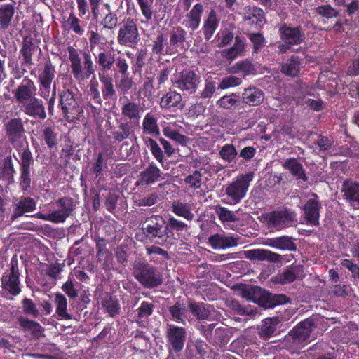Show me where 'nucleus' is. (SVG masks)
I'll list each match as a JSON object with an SVG mask.
<instances>
[{
	"instance_id": "obj_1",
	"label": "nucleus",
	"mask_w": 359,
	"mask_h": 359,
	"mask_svg": "<svg viewBox=\"0 0 359 359\" xmlns=\"http://www.w3.org/2000/svg\"><path fill=\"white\" fill-rule=\"evenodd\" d=\"M55 203L59 207L57 210L48 214L38 212L34 216L55 224L63 223L69 217L73 215L76 207V202L73 198L67 196L60 198L55 201Z\"/></svg>"
},
{
	"instance_id": "obj_2",
	"label": "nucleus",
	"mask_w": 359,
	"mask_h": 359,
	"mask_svg": "<svg viewBox=\"0 0 359 359\" xmlns=\"http://www.w3.org/2000/svg\"><path fill=\"white\" fill-rule=\"evenodd\" d=\"M296 212L287 208L274 210L261 216V221L272 230L280 231L290 226L296 221Z\"/></svg>"
},
{
	"instance_id": "obj_3",
	"label": "nucleus",
	"mask_w": 359,
	"mask_h": 359,
	"mask_svg": "<svg viewBox=\"0 0 359 359\" xmlns=\"http://www.w3.org/2000/svg\"><path fill=\"white\" fill-rule=\"evenodd\" d=\"M134 277L146 288H153L163 283L162 275L154 266L147 262H137L133 266Z\"/></svg>"
},
{
	"instance_id": "obj_4",
	"label": "nucleus",
	"mask_w": 359,
	"mask_h": 359,
	"mask_svg": "<svg viewBox=\"0 0 359 359\" xmlns=\"http://www.w3.org/2000/svg\"><path fill=\"white\" fill-rule=\"evenodd\" d=\"M315 325L313 318H307L300 322L285 337L284 341L291 348L299 347L310 337Z\"/></svg>"
},
{
	"instance_id": "obj_5",
	"label": "nucleus",
	"mask_w": 359,
	"mask_h": 359,
	"mask_svg": "<svg viewBox=\"0 0 359 359\" xmlns=\"http://www.w3.org/2000/svg\"><path fill=\"white\" fill-rule=\"evenodd\" d=\"M172 82L180 90L189 94H194L196 92L201 83V77L192 70L184 69L174 75Z\"/></svg>"
},
{
	"instance_id": "obj_6",
	"label": "nucleus",
	"mask_w": 359,
	"mask_h": 359,
	"mask_svg": "<svg viewBox=\"0 0 359 359\" xmlns=\"http://www.w3.org/2000/svg\"><path fill=\"white\" fill-rule=\"evenodd\" d=\"M254 177L252 172H248L238 176L236 180L229 184L226 188V194L232 201L237 203L243 198L248 190L250 182Z\"/></svg>"
},
{
	"instance_id": "obj_7",
	"label": "nucleus",
	"mask_w": 359,
	"mask_h": 359,
	"mask_svg": "<svg viewBox=\"0 0 359 359\" xmlns=\"http://www.w3.org/2000/svg\"><path fill=\"white\" fill-rule=\"evenodd\" d=\"M140 40V34L136 23L130 18L121 23L117 37L118 43L124 46H135Z\"/></svg>"
},
{
	"instance_id": "obj_8",
	"label": "nucleus",
	"mask_w": 359,
	"mask_h": 359,
	"mask_svg": "<svg viewBox=\"0 0 359 359\" xmlns=\"http://www.w3.org/2000/svg\"><path fill=\"white\" fill-rule=\"evenodd\" d=\"M36 208V202L31 197L22 196L14 198L11 205V221L14 222L22 216L29 217V214L34 212Z\"/></svg>"
},
{
	"instance_id": "obj_9",
	"label": "nucleus",
	"mask_w": 359,
	"mask_h": 359,
	"mask_svg": "<svg viewBox=\"0 0 359 359\" xmlns=\"http://www.w3.org/2000/svg\"><path fill=\"white\" fill-rule=\"evenodd\" d=\"M142 230L149 238H163L167 233L168 226H165V222L161 217L152 215L143 222Z\"/></svg>"
},
{
	"instance_id": "obj_10",
	"label": "nucleus",
	"mask_w": 359,
	"mask_h": 359,
	"mask_svg": "<svg viewBox=\"0 0 359 359\" xmlns=\"http://www.w3.org/2000/svg\"><path fill=\"white\" fill-rule=\"evenodd\" d=\"M6 135L17 150L22 147L21 139L25 137V128L20 118H13L5 125Z\"/></svg>"
},
{
	"instance_id": "obj_11",
	"label": "nucleus",
	"mask_w": 359,
	"mask_h": 359,
	"mask_svg": "<svg viewBox=\"0 0 359 359\" xmlns=\"http://www.w3.org/2000/svg\"><path fill=\"white\" fill-rule=\"evenodd\" d=\"M36 88L34 81L28 77H25L22 83L13 90L15 102L22 107L29 101L36 97Z\"/></svg>"
},
{
	"instance_id": "obj_12",
	"label": "nucleus",
	"mask_w": 359,
	"mask_h": 359,
	"mask_svg": "<svg viewBox=\"0 0 359 359\" xmlns=\"http://www.w3.org/2000/svg\"><path fill=\"white\" fill-rule=\"evenodd\" d=\"M34 163V158L32 154L29 149L28 144L22 150L20 155V184L22 190L27 191L30 187L31 184V165Z\"/></svg>"
},
{
	"instance_id": "obj_13",
	"label": "nucleus",
	"mask_w": 359,
	"mask_h": 359,
	"mask_svg": "<svg viewBox=\"0 0 359 359\" xmlns=\"http://www.w3.org/2000/svg\"><path fill=\"white\" fill-rule=\"evenodd\" d=\"M19 269L17 260L12 259L10 273L4 275L1 278L2 288L10 294L16 296L21 292L19 279Z\"/></svg>"
},
{
	"instance_id": "obj_14",
	"label": "nucleus",
	"mask_w": 359,
	"mask_h": 359,
	"mask_svg": "<svg viewBox=\"0 0 359 359\" xmlns=\"http://www.w3.org/2000/svg\"><path fill=\"white\" fill-rule=\"evenodd\" d=\"M187 332L184 327L168 325L166 329V337L168 346L170 350L175 352L181 351L184 346Z\"/></svg>"
},
{
	"instance_id": "obj_15",
	"label": "nucleus",
	"mask_w": 359,
	"mask_h": 359,
	"mask_svg": "<svg viewBox=\"0 0 359 359\" xmlns=\"http://www.w3.org/2000/svg\"><path fill=\"white\" fill-rule=\"evenodd\" d=\"M280 39L290 45H299L305 39V34L300 27H292L287 24L281 25L278 29Z\"/></svg>"
},
{
	"instance_id": "obj_16",
	"label": "nucleus",
	"mask_w": 359,
	"mask_h": 359,
	"mask_svg": "<svg viewBox=\"0 0 359 359\" xmlns=\"http://www.w3.org/2000/svg\"><path fill=\"white\" fill-rule=\"evenodd\" d=\"M302 219L306 224L318 226L319 224L321 204L316 198L309 199L302 208Z\"/></svg>"
},
{
	"instance_id": "obj_17",
	"label": "nucleus",
	"mask_w": 359,
	"mask_h": 359,
	"mask_svg": "<svg viewBox=\"0 0 359 359\" xmlns=\"http://www.w3.org/2000/svg\"><path fill=\"white\" fill-rule=\"evenodd\" d=\"M136 124L134 121H120L117 126L111 127V134L115 142H121L135 135Z\"/></svg>"
},
{
	"instance_id": "obj_18",
	"label": "nucleus",
	"mask_w": 359,
	"mask_h": 359,
	"mask_svg": "<svg viewBox=\"0 0 359 359\" xmlns=\"http://www.w3.org/2000/svg\"><path fill=\"white\" fill-rule=\"evenodd\" d=\"M304 277V270L302 265H292L284 269L283 273L273 278V282L281 285L292 283Z\"/></svg>"
},
{
	"instance_id": "obj_19",
	"label": "nucleus",
	"mask_w": 359,
	"mask_h": 359,
	"mask_svg": "<svg viewBox=\"0 0 359 359\" xmlns=\"http://www.w3.org/2000/svg\"><path fill=\"white\" fill-rule=\"evenodd\" d=\"M20 108L25 114L35 119L44 120L47 116L43 101L36 97Z\"/></svg>"
},
{
	"instance_id": "obj_20",
	"label": "nucleus",
	"mask_w": 359,
	"mask_h": 359,
	"mask_svg": "<svg viewBox=\"0 0 359 359\" xmlns=\"http://www.w3.org/2000/svg\"><path fill=\"white\" fill-rule=\"evenodd\" d=\"M245 257L252 261H268L270 263L282 262L280 254L266 249H253L243 252Z\"/></svg>"
},
{
	"instance_id": "obj_21",
	"label": "nucleus",
	"mask_w": 359,
	"mask_h": 359,
	"mask_svg": "<svg viewBox=\"0 0 359 359\" xmlns=\"http://www.w3.org/2000/svg\"><path fill=\"white\" fill-rule=\"evenodd\" d=\"M287 302H289V298L286 295L273 294L262 289L257 304L265 309H270Z\"/></svg>"
},
{
	"instance_id": "obj_22",
	"label": "nucleus",
	"mask_w": 359,
	"mask_h": 359,
	"mask_svg": "<svg viewBox=\"0 0 359 359\" xmlns=\"http://www.w3.org/2000/svg\"><path fill=\"white\" fill-rule=\"evenodd\" d=\"M279 317L266 318L257 326V334L264 340L269 339L277 332V326L280 323Z\"/></svg>"
},
{
	"instance_id": "obj_23",
	"label": "nucleus",
	"mask_w": 359,
	"mask_h": 359,
	"mask_svg": "<svg viewBox=\"0 0 359 359\" xmlns=\"http://www.w3.org/2000/svg\"><path fill=\"white\" fill-rule=\"evenodd\" d=\"M18 321L20 328L25 333L29 335L31 339H39L45 336L44 329L37 322L29 320L23 316H20Z\"/></svg>"
},
{
	"instance_id": "obj_24",
	"label": "nucleus",
	"mask_w": 359,
	"mask_h": 359,
	"mask_svg": "<svg viewBox=\"0 0 359 359\" xmlns=\"http://www.w3.org/2000/svg\"><path fill=\"white\" fill-rule=\"evenodd\" d=\"M264 245L279 250L294 252L297 249V245L294 242V239L287 236L266 238L264 241Z\"/></svg>"
},
{
	"instance_id": "obj_25",
	"label": "nucleus",
	"mask_w": 359,
	"mask_h": 359,
	"mask_svg": "<svg viewBox=\"0 0 359 359\" xmlns=\"http://www.w3.org/2000/svg\"><path fill=\"white\" fill-rule=\"evenodd\" d=\"M55 69L50 60H46L43 68L39 70V83L44 90L49 93L52 81L55 77Z\"/></svg>"
},
{
	"instance_id": "obj_26",
	"label": "nucleus",
	"mask_w": 359,
	"mask_h": 359,
	"mask_svg": "<svg viewBox=\"0 0 359 359\" xmlns=\"http://www.w3.org/2000/svg\"><path fill=\"white\" fill-rule=\"evenodd\" d=\"M240 238L227 236L225 234L215 233L208 238V243L214 249H225L236 247L238 245Z\"/></svg>"
},
{
	"instance_id": "obj_27",
	"label": "nucleus",
	"mask_w": 359,
	"mask_h": 359,
	"mask_svg": "<svg viewBox=\"0 0 359 359\" xmlns=\"http://www.w3.org/2000/svg\"><path fill=\"white\" fill-rule=\"evenodd\" d=\"M61 109L65 116L68 114H75L78 112L79 104L69 90H63L60 95Z\"/></svg>"
},
{
	"instance_id": "obj_28",
	"label": "nucleus",
	"mask_w": 359,
	"mask_h": 359,
	"mask_svg": "<svg viewBox=\"0 0 359 359\" xmlns=\"http://www.w3.org/2000/svg\"><path fill=\"white\" fill-rule=\"evenodd\" d=\"M6 4L0 5V29H8L13 20L15 13L16 2L14 0H9Z\"/></svg>"
},
{
	"instance_id": "obj_29",
	"label": "nucleus",
	"mask_w": 359,
	"mask_h": 359,
	"mask_svg": "<svg viewBox=\"0 0 359 359\" xmlns=\"http://www.w3.org/2000/svg\"><path fill=\"white\" fill-rule=\"evenodd\" d=\"M245 41L240 36L235 37V42L229 48L224 49L222 51V55L227 60L233 61L238 57L245 55Z\"/></svg>"
},
{
	"instance_id": "obj_30",
	"label": "nucleus",
	"mask_w": 359,
	"mask_h": 359,
	"mask_svg": "<svg viewBox=\"0 0 359 359\" xmlns=\"http://www.w3.org/2000/svg\"><path fill=\"white\" fill-rule=\"evenodd\" d=\"M15 170L12 157L8 155L0 161V180L9 184L14 182Z\"/></svg>"
},
{
	"instance_id": "obj_31",
	"label": "nucleus",
	"mask_w": 359,
	"mask_h": 359,
	"mask_svg": "<svg viewBox=\"0 0 359 359\" xmlns=\"http://www.w3.org/2000/svg\"><path fill=\"white\" fill-rule=\"evenodd\" d=\"M219 18L217 16V12L214 9H211L202 26L204 36L206 40H210L212 37L215 30L219 26Z\"/></svg>"
},
{
	"instance_id": "obj_32",
	"label": "nucleus",
	"mask_w": 359,
	"mask_h": 359,
	"mask_svg": "<svg viewBox=\"0 0 359 359\" xmlns=\"http://www.w3.org/2000/svg\"><path fill=\"white\" fill-rule=\"evenodd\" d=\"M341 192L344 193L343 196L352 205H359V183L353 182L346 180L342 185Z\"/></svg>"
},
{
	"instance_id": "obj_33",
	"label": "nucleus",
	"mask_w": 359,
	"mask_h": 359,
	"mask_svg": "<svg viewBox=\"0 0 359 359\" xmlns=\"http://www.w3.org/2000/svg\"><path fill=\"white\" fill-rule=\"evenodd\" d=\"M161 176L160 169L155 165H149L139 175V183L142 185H149L156 182Z\"/></svg>"
},
{
	"instance_id": "obj_34",
	"label": "nucleus",
	"mask_w": 359,
	"mask_h": 359,
	"mask_svg": "<svg viewBox=\"0 0 359 359\" xmlns=\"http://www.w3.org/2000/svg\"><path fill=\"white\" fill-rule=\"evenodd\" d=\"M69 59L71 62V71L74 78L76 80L83 79V73L81 65V60L77 50L72 46L67 47Z\"/></svg>"
},
{
	"instance_id": "obj_35",
	"label": "nucleus",
	"mask_w": 359,
	"mask_h": 359,
	"mask_svg": "<svg viewBox=\"0 0 359 359\" xmlns=\"http://www.w3.org/2000/svg\"><path fill=\"white\" fill-rule=\"evenodd\" d=\"M283 167L289 170L290 174L295 177L297 180L307 181L308 177L306 176L305 170L297 158H287L283 164Z\"/></svg>"
},
{
	"instance_id": "obj_36",
	"label": "nucleus",
	"mask_w": 359,
	"mask_h": 359,
	"mask_svg": "<svg viewBox=\"0 0 359 359\" xmlns=\"http://www.w3.org/2000/svg\"><path fill=\"white\" fill-rule=\"evenodd\" d=\"M203 13V6L196 4L192 9L186 15L187 20L185 21V27L192 31L196 30L200 25L201 15Z\"/></svg>"
},
{
	"instance_id": "obj_37",
	"label": "nucleus",
	"mask_w": 359,
	"mask_h": 359,
	"mask_svg": "<svg viewBox=\"0 0 359 359\" xmlns=\"http://www.w3.org/2000/svg\"><path fill=\"white\" fill-rule=\"evenodd\" d=\"M96 62L104 72H109L112 69L115 62V54L110 50H103L95 56Z\"/></svg>"
},
{
	"instance_id": "obj_38",
	"label": "nucleus",
	"mask_w": 359,
	"mask_h": 359,
	"mask_svg": "<svg viewBox=\"0 0 359 359\" xmlns=\"http://www.w3.org/2000/svg\"><path fill=\"white\" fill-rule=\"evenodd\" d=\"M242 98L245 103L251 106H257L262 102L264 94L260 90L255 87H250L245 89L242 94Z\"/></svg>"
},
{
	"instance_id": "obj_39",
	"label": "nucleus",
	"mask_w": 359,
	"mask_h": 359,
	"mask_svg": "<svg viewBox=\"0 0 359 359\" xmlns=\"http://www.w3.org/2000/svg\"><path fill=\"white\" fill-rule=\"evenodd\" d=\"M240 294L247 300L257 303L262 289L258 286L241 284L238 286Z\"/></svg>"
},
{
	"instance_id": "obj_40",
	"label": "nucleus",
	"mask_w": 359,
	"mask_h": 359,
	"mask_svg": "<svg viewBox=\"0 0 359 359\" xmlns=\"http://www.w3.org/2000/svg\"><path fill=\"white\" fill-rule=\"evenodd\" d=\"M126 101L125 103L122 104L121 107V114L122 116L126 117L130 121H133V120H139L140 118V106L130 101L127 97H126Z\"/></svg>"
},
{
	"instance_id": "obj_41",
	"label": "nucleus",
	"mask_w": 359,
	"mask_h": 359,
	"mask_svg": "<svg viewBox=\"0 0 359 359\" xmlns=\"http://www.w3.org/2000/svg\"><path fill=\"white\" fill-rule=\"evenodd\" d=\"M243 20L255 23H264L266 22L264 11L259 7L250 6L245 8Z\"/></svg>"
},
{
	"instance_id": "obj_42",
	"label": "nucleus",
	"mask_w": 359,
	"mask_h": 359,
	"mask_svg": "<svg viewBox=\"0 0 359 359\" xmlns=\"http://www.w3.org/2000/svg\"><path fill=\"white\" fill-rule=\"evenodd\" d=\"M301 65V60L298 56L292 55L291 58L281 66V72L287 76H297Z\"/></svg>"
},
{
	"instance_id": "obj_43",
	"label": "nucleus",
	"mask_w": 359,
	"mask_h": 359,
	"mask_svg": "<svg viewBox=\"0 0 359 359\" xmlns=\"http://www.w3.org/2000/svg\"><path fill=\"white\" fill-rule=\"evenodd\" d=\"M187 306L198 320H207L210 317V310L203 303H196L194 301H189Z\"/></svg>"
},
{
	"instance_id": "obj_44",
	"label": "nucleus",
	"mask_w": 359,
	"mask_h": 359,
	"mask_svg": "<svg viewBox=\"0 0 359 359\" xmlns=\"http://www.w3.org/2000/svg\"><path fill=\"white\" fill-rule=\"evenodd\" d=\"M54 302L56 305V313L62 319L72 320V316L67 312V301L65 295L61 293L55 294Z\"/></svg>"
},
{
	"instance_id": "obj_45",
	"label": "nucleus",
	"mask_w": 359,
	"mask_h": 359,
	"mask_svg": "<svg viewBox=\"0 0 359 359\" xmlns=\"http://www.w3.org/2000/svg\"><path fill=\"white\" fill-rule=\"evenodd\" d=\"M100 80L102 84V93L104 100H109L115 96L116 90L112 78L109 75H102L100 76Z\"/></svg>"
},
{
	"instance_id": "obj_46",
	"label": "nucleus",
	"mask_w": 359,
	"mask_h": 359,
	"mask_svg": "<svg viewBox=\"0 0 359 359\" xmlns=\"http://www.w3.org/2000/svg\"><path fill=\"white\" fill-rule=\"evenodd\" d=\"M182 101V95L176 91L168 92L161 100V108H171L177 107Z\"/></svg>"
},
{
	"instance_id": "obj_47",
	"label": "nucleus",
	"mask_w": 359,
	"mask_h": 359,
	"mask_svg": "<svg viewBox=\"0 0 359 359\" xmlns=\"http://www.w3.org/2000/svg\"><path fill=\"white\" fill-rule=\"evenodd\" d=\"M172 210L177 216L184 217L189 221L192 220L194 217V215L191 212L189 205L179 201L172 203Z\"/></svg>"
},
{
	"instance_id": "obj_48",
	"label": "nucleus",
	"mask_w": 359,
	"mask_h": 359,
	"mask_svg": "<svg viewBox=\"0 0 359 359\" xmlns=\"http://www.w3.org/2000/svg\"><path fill=\"white\" fill-rule=\"evenodd\" d=\"M35 49L34 44L30 39H25L22 41V46L20 50V55L23 57V63L28 65H32V55Z\"/></svg>"
},
{
	"instance_id": "obj_49",
	"label": "nucleus",
	"mask_w": 359,
	"mask_h": 359,
	"mask_svg": "<svg viewBox=\"0 0 359 359\" xmlns=\"http://www.w3.org/2000/svg\"><path fill=\"white\" fill-rule=\"evenodd\" d=\"M215 212L222 223L239 222V217L236 212L221 205H216Z\"/></svg>"
},
{
	"instance_id": "obj_50",
	"label": "nucleus",
	"mask_w": 359,
	"mask_h": 359,
	"mask_svg": "<svg viewBox=\"0 0 359 359\" xmlns=\"http://www.w3.org/2000/svg\"><path fill=\"white\" fill-rule=\"evenodd\" d=\"M167 41V39L163 33L157 34L155 39L151 45V53L152 55H156L158 59L164 54V46Z\"/></svg>"
},
{
	"instance_id": "obj_51",
	"label": "nucleus",
	"mask_w": 359,
	"mask_h": 359,
	"mask_svg": "<svg viewBox=\"0 0 359 359\" xmlns=\"http://www.w3.org/2000/svg\"><path fill=\"white\" fill-rule=\"evenodd\" d=\"M187 32L181 27H174L170 34V43L171 46L177 47L180 44L186 41Z\"/></svg>"
},
{
	"instance_id": "obj_52",
	"label": "nucleus",
	"mask_w": 359,
	"mask_h": 359,
	"mask_svg": "<svg viewBox=\"0 0 359 359\" xmlns=\"http://www.w3.org/2000/svg\"><path fill=\"white\" fill-rule=\"evenodd\" d=\"M142 128L148 134H159V128L157 120L154 116L150 113L146 114L142 122Z\"/></svg>"
},
{
	"instance_id": "obj_53",
	"label": "nucleus",
	"mask_w": 359,
	"mask_h": 359,
	"mask_svg": "<svg viewBox=\"0 0 359 359\" xmlns=\"http://www.w3.org/2000/svg\"><path fill=\"white\" fill-rule=\"evenodd\" d=\"M102 304L111 317L116 315L119 311L118 301L115 297L107 294L103 299Z\"/></svg>"
},
{
	"instance_id": "obj_54",
	"label": "nucleus",
	"mask_w": 359,
	"mask_h": 359,
	"mask_svg": "<svg viewBox=\"0 0 359 359\" xmlns=\"http://www.w3.org/2000/svg\"><path fill=\"white\" fill-rule=\"evenodd\" d=\"M238 103V95L236 93H231L229 95L222 97L217 102V105L219 107L225 109H233Z\"/></svg>"
},
{
	"instance_id": "obj_55",
	"label": "nucleus",
	"mask_w": 359,
	"mask_h": 359,
	"mask_svg": "<svg viewBox=\"0 0 359 359\" xmlns=\"http://www.w3.org/2000/svg\"><path fill=\"white\" fill-rule=\"evenodd\" d=\"M233 27L230 25L228 27L224 28L221 30L216 36V39L219 40L218 46L219 47H224L230 43L234 38V35L233 33Z\"/></svg>"
},
{
	"instance_id": "obj_56",
	"label": "nucleus",
	"mask_w": 359,
	"mask_h": 359,
	"mask_svg": "<svg viewBox=\"0 0 359 359\" xmlns=\"http://www.w3.org/2000/svg\"><path fill=\"white\" fill-rule=\"evenodd\" d=\"M163 135L172 140L173 141L185 146L189 141V138L187 136L179 133L177 131L172 130L170 127H166L163 130Z\"/></svg>"
},
{
	"instance_id": "obj_57",
	"label": "nucleus",
	"mask_w": 359,
	"mask_h": 359,
	"mask_svg": "<svg viewBox=\"0 0 359 359\" xmlns=\"http://www.w3.org/2000/svg\"><path fill=\"white\" fill-rule=\"evenodd\" d=\"M184 182L190 189H200L202 184V175L200 171L195 170L193 173L187 175L184 179Z\"/></svg>"
},
{
	"instance_id": "obj_58",
	"label": "nucleus",
	"mask_w": 359,
	"mask_h": 359,
	"mask_svg": "<svg viewBox=\"0 0 359 359\" xmlns=\"http://www.w3.org/2000/svg\"><path fill=\"white\" fill-rule=\"evenodd\" d=\"M169 311L172 317L176 320L184 322L183 316L187 312L184 303L177 301L173 306L169 307Z\"/></svg>"
},
{
	"instance_id": "obj_59",
	"label": "nucleus",
	"mask_w": 359,
	"mask_h": 359,
	"mask_svg": "<svg viewBox=\"0 0 359 359\" xmlns=\"http://www.w3.org/2000/svg\"><path fill=\"white\" fill-rule=\"evenodd\" d=\"M69 28L72 30L74 33L78 34H82L84 29L82 27L83 22H81L78 18L76 17L74 13H71L65 21Z\"/></svg>"
},
{
	"instance_id": "obj_60",
	"label": "nucleus",
	"mask_w": 359,
	"mask_h": 359,
	"mask_svg": "<svg viewBox=\"0 0 359 359\" xmlns=\"http://www.w3.org/2000/svg\"><path fill=\"white\" fill-rule=\"evenodd\" d=\"M147 145L150 148V150L155 157V158L161 163L164 161V156L163 151L158 146V143L151 137H147L145 140Z\"/></svg>"
},
{
	"instance_id": "obj_61",
	"label": "nucleus",
	"mask_w": 359,
	"mask_h": 359,
	"mask_svg": "<svg viewBox=\"0 0 359 359\" xmlns=\"http://www.w3.org/2000/svg\"><path fill=\"white\" fill-rule=\"evenodd\" d=\"M238 153L236 149L233 144H227L223 146L219 151L220 157L231 163L237 156Z\"/></svg>"
},
{
	"instance_id": "obj_62",
	"label": "nucleus",
	"mask_w": 359,
	"mask_h": 359,
	"mask_svg": "<svg viewBox=\"0 0 359 359\" xmlns=\"http://www.w3.org/2000/svg\"><path fill=\"white\" fill-rule=\"evenodd\" d=\"M43 137L45 142L49 148L55 147L57 144V135L52 127H47L43 131Z\"/></svg>"
},
{
	"instance_id": "obj_63",
	"label": "nucleus",
	"mask_w": 359,
	"mask_h": 359,
	"mask_svg": "<svg viewBox=\"0 0 359 359\" xmlns=\"http://www.w3.org/2000/svg\"><path fill=\"white\" fill-rule=\"evenodd\" d=\"M116 86L120 93L124 95L133 88V79L129 77L128 74L121 75L120 80L116 82Z\"/></svg>"
},
{
	"instance_id": "obj_64",
	"label": "nucleus",
	"mask_w": 359,
	"mask_h": 359,
	"mask_svg": "<svg viewBox=\"0 0 359 359\" xmlns=\"http://www.w3.org/2000/svg\"><path fill=\"white\" fill-rule=\"evenodd\" d=\"M315 11L322 17L325 18H332L337 17L339 15V11L335 10L330 4H325L315 8Z\"/></svg>"
}]
</instances>
